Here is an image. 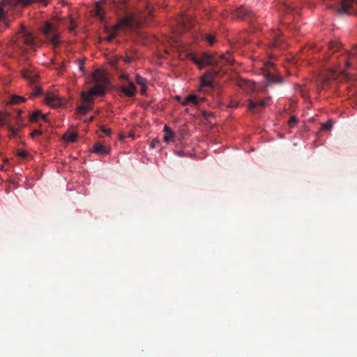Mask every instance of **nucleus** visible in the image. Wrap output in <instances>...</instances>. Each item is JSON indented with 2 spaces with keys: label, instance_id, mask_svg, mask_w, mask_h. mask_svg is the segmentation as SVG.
<instances>
[{
  "label": "nucleus",
  "instance_id": "nucleus-31",
  "mask_svg": "<svg viewBox=\"0 0 357 357\" xmlns=\"http://www.w3.org/2000/svg\"><path fill=\"white\" fill-rule=\"evenodd\" d=\"M204 39L208 43L209 45H213L215 42V36L211 34H208L205 36Z\"/></svg>",
  "mask_w": 357,
  "mask_h": 357
},
{
  "label": "nucleus",
  "instance_id": "nucleus-28",
  "mask_svg": "<svg viewBox=\"0 0 357 357\" xmlns=\"http://www.w3.org/2000/svg\"><path fill=\"white\" fill-rule=\"evenodd\" d=\"M333 127L332 120H328L321 125V129L324 130H330Z\"/></svg>",
  "mask_w": 357,
  "mask_h": 357
},
{
  "label": "nucleus",
  "instance_id": "nucleus-34",
  "mask_svg": "<svg viewBox=\"0 0 357 357\" xmlns=\"http://www.w3.org/2000/svg\"><path fill=\"white\" fill-rule=\"evenodd\" d=\"M297 119L295 116H291L290 119L288 121L289 126L293 127L297 123Z\"/></svg>",
  "mask_w": 357,
  "mask_h": 357
},
{
  "label": "nucleus",
  "instance_id": "nucleus-25",
  "mask_svg": "<svg viewBox=\"0 0 357 357\" xmlns=\"http://www.w3.org/2000/svg\"><path fill=\"white\" fill-rule=\"evenodd\" d=\"M9 114H3L0 112V127L5 125L8 119Z\"/></svg>",
  "mask_w": 357,
  "mask_h": 357
},
{
  "label": "nucleus",
  "instance_id": "nucleus-17",
  "mask_svg": "<svg viewBox=\"0 0 357 357\" xmlns=\"http://www.w3.org/2000/svg\"><path fill=\"white\" fill-rule=\"evenodd\" d=\"M93 95L90 93V91L88 92H82L81 93V99L83 101L82 103H85L86 105H90L93 102Z\"/></svg>",
  "mask_w": 357,
  "mask_h": 357
},
{
  "label": "nucleus",
  "instance_id": "nucleus-26",
  "mask_svg": "<svg viewBox=\"0 0 357 357\" xmlns=\"http://www.w3.org/2000/svg\"><path fill=\"white\" fill-rule=\"evenodd\" d=\"M188 100L190 103H192L195 105H197L199 104V98L198 96L195 94H191L188 96Z\"/></svg>",
  "mask_w": 357,
  "mask_h": 357
},
{
  "label": "nucleus",
  "instance_id": "nucleus-6",
  "mask_svg": "<svg viewBox=\"0 0 357 357\" xmlns=\"http://www.w3.org/2000/svg\"><path fill=\"white\" fill-rule=\"evenodd\" d=\"M264 73L267 82V86L271 84L282 83V78L275 74L273 63L271 61H266L264 64Z\"/></svg>",
  "mask_w": 357,
  "mask_h": 357
},
{
  "label": "nucleus",
  "instance_id": "nucleus-20",
  "mask_svg": "<svg viewBox=\"0 0 357 357\" xmlns=\"http://www.w3.org/2000/svg\"><path fill=\"white\" fill-rule=\"evenodd\" d=\"M25 100H26L25 98H24L22 96H17V95H13L10 98V102L12 104H18L20 102H25Z\"/></svg>",
  "mask_w": 357,
  "mask_h": 357
},
{
  "label": "nucleus",
  "instance_id": "nucleus-27",
  "mask_svg": "<svg viewBox=\"0 0 357 357\" xmlns=\"http://www.w3.org/2000/svg\"><path fill=\"white\" fill-rule=\"evenodd\" d=\"M135 82L138 85L140 86L146 84V79L138 74L136 75Z\"/></svg>",
  "mask_w": 357,
  "mask_h": 357
},
{
  "label": "nucleus",
  "instance_id": "nucleus-43",
  "mask_svg": "<svg viewBox=\"0 0 357 357\" xmlns=\"http://www.w3.org/2000/svg\"><path fill=\"white\" fill-rule=\"evenodd\" d=\"M79 70H80L82 73H84V62H83V61H79Z\"/></svg>",
  "mask_w": 357,
  "mask_h": 357
},
{
  "label": "nucleus",
  "instance_id": "nucleus-16",
  "mask_svg": "<svg viewBox=\"0 0 357 357\" xmlns=\"http://www.w3.org/2000/svg\"><path fill=\"white\" fill-rule=\"evenodd\" d=\"M163 131L165 132V135L163 137V140L166 143H168L169 142L172 141L174 139L175 136L174 132L169 126H165Z\"/></svg>",
  "mask_w": 357,
  "mask_h": 357
},
{
  "label": "nucleus",
  "instance_id": "nucleus-9",
  "mask_svg": "<svg viewBox=\"0 0 357 357\" xmlns=\"http://www.w3.org/2000/svg\"><path fill=\"white\" fill-rule=\"evenodd\" d=\"M357 0H341L340 13L356 14Z\"/></svg>",
  "mask_w": 357,
  "mask_h": 357
},
{
  "label": "nucleus",
  "instance_id": "nucleus-38",
  "mask_svg": "<svg viewBox=\"0 0 357 357\" xmlns=\"http://www.w3.org/2000/svg\"><path fill=\"white\" fill-rule=\"evenodd\" d=\"M18 155L22 158H26L28 155V153L26 151H21L18 153Z\"/></svg>",
  "mask_w": 357,
  "mask_h": 357
},
{
  "label": "nucleus",
  "instance_id": "nucleus-47",
  "mask_svg": "<svg viewBox=\"0 0 357 357\" xmlns=\"http://www.w3.org/2000/svg\"><path fill=\"white\" fill-rule=\"evenodd\" d=\"M248 84L249 87H250L251 89H253L255 88L252 83L248 82Z\"/></svg>",
  "mask_w": 357,
  "mask_h": 357
},
{
  "label": "nucleus",
  "instance_id": "nucleus-36",
  "mask_svg": "<svg viewBox=\"0 0 357 357\" xmlns=\"http://www.w3.org/2000/svg\"><path fill=\"white\" fill-rule=\"evenodd\" d=\"M160 143V141L158 138H155L152 139L151 142V148H155L158 146V144Z\"/></svg>",
  "mask_w": 357,
  "mask_h": 357
},
{
  "label": "nucleus",
  "instance_id": "nucleus-3",
  "mask_svg": "<svg viewBox=\"0 0 357 357\" xmlns=\"http://www.w3.org/2000/svg\"><path fill=\"white\" fill-rule=\"evenodd\" d=\"M93 78L96 84L89 89L90 93L93 96H105L107 86L109 82L107 75L97 70L93 74Z\"/></svg>",
  "mask_w": 357,
  "mask_h": 357
},
{
  "label": "nucleus",
  "instance_id": "nucleus-8",
  "mask_svg": "<svg viewBox=\"0 0 357 357\" xmlns=\"http://www.w3.org/2000/svg\"><path fill=\"white\" fill-rule=\"evenodd\" d=\"M43 32L46 36L47 40H49L54 45H58L59 44V36L55 30L53 25L50 22H46L43 27Z\"/></svg>",
  "mask_w": 357,
  "mask_h": 357
},
{
  "label": "nucleus",
  "instance_id": "nucleus-22",
  "mask_svg": "<svg viewBox=\"0 0 357 357\" xmlns=\"http://www.w3.org/2000/svg\"><path fill=\"white\" fill-rule=\"evenodd\" d=\"M64 139L68 142H75L77 139V135L75 133H69L64 135Z\"/></svg>",
  "mask_w": 357,
  "mask_h": 357
},
{
  "label": "nucleus",
  "instance_id": "nucleus-1",
  "mask_svg": "<svg viewBox=\"0 0 357 357\" xmlns=\"http://www.w3.org/2000/svg\"><path fill=\"white\" fill-rule=\"evenodd\" d=\"M114 6L117 15L125 14V16L119 17L116 24L105 27V31L109 34L106 38L108 42H111L120 31L131 29L136 26L135 15L128 13L124 0H115Z\"/></svg>",
  "mask_w": 357,
  "mask_h": 357
},
{
  "label": "nucleus",
  "instance_id": "nucleus-46",
  "mask_svg": "<svg viewBox=\"0 0 357 357\" xmlns=\"http://www.w3.org/2000/svg\"><path fill=\"white\" fill-rule=\"evenodd\" d=\"M128 137L132 138V139H135V134L132 133V132H130L129 135H128Z\"/></svg>",
  "mask_w": 357,
  "mask_h": 357
},
{
  "label": "nucleus",
  "instance_id": "nucleus-21",
  "mask_svg": "<svg viewBox=\"0 0 357 357\" xmlns=\"http://www.w3.org/2000/svg\"><path fill=\"white\" fill-rule=\"evenodd\" d=\"M95 15L99 17L100 22L104 21V13L102 11L100 6L99 3L96 4V10H95Z\"/></svg>",
  "mask_w": 357,
  "mask_h": 357
},
{
  "label": "nucleus",
  "instance_id": "nucleus-48",
  "mask_svg": "<svg viewBox=\"0 0 357 357\" xmlns=\"http://www.w3.org/2000/svg\"><path fill=\"white\" fill-rule=\"evenodd\" d=\"M238 43H246V41H245L244 39H243V40L242 39L241 41H240V40H239V41H238Z\"/></svg>",
  "mask_w": 357,
  "mask_h": 357
},
{
  "label": "nucleus",
  "instance_id": "nucleus-29",
  "mask_svg": "<svg viewBox=\"0 0 357 357\" xmlns=\"http://www.w3.org/2000/svg\"><path fill=\"white\" fill-rule=\"evenodd\" d=\"M278 1L280 3L282 4V8L284 10V11L288 13L289 11L291 10V8L290 5L288 3H286L284 1V0H278Z\"/></svg>",
  "mask_w": 357,
  "mask_h": 357
},
{
  "label": "nucleus",
  "instance_id": "nucleus-13",
  "mask_svg": "<svg viewBox=\"0 0 357 357\" xmlns=\"http://www.w3.org/2000/svg\"><path fill=\"white\" fill-rule=\"evenodd\" d=\"M218 71L217 70H213L207 72L202 78V86H211L213 84L214 79Z\"/></svg>",
  "mask_w": 357,
  "mask_h": 357
},
{
  "label": "nucleus",
  "instance_id": "nucleus-5",
  "mask_svg": "<svg viewBox=\"0 0 357 357\" xmlns=\"http://www.w3.org/2000/svg\"><path fill=\"white\" fill-rule=\"evenodd\" d=\"M22 76L28 81L30 85L33 86L32 91L29 93L31 98L42 95L43 91L41 88L36 85L38 80V75L36 73L29 69H24L22 71Z\"/></svg>",
  "mask_w": 357,
  "mask_h": 357
},
{
  "label": "nucleus",
  "instance_id": "nucleus-12",
  "mask_svg": "<svg viewBox=\"0 0 357 357\" xmlns=\"http://www.w3.org/2000/svg\"><path fill=\"white\" fill-rule=\"evenodd\" d=\"M19 43H22L27 47L32 48L35 45V39L29 31H24L19 36Z\"/></svg>",
  "mask_w": 357,
  "mask_h": 357
},
{
  "label": "nucleus",
  "instance_id": "nucleus-23",
  "mask_svg": "<svg viewBox=\"0 0 357 357\" xmlns=\"http://www.w3.org/2000/svg\"><path fill=\"white\" fill-rule=\"evenodd\" d=\"M340 48V44L336 42H331L328 44V50L332 52H335Z\"/></svg>",
  "mask_w": 357,
  "mask_h": 357
},
{
  "label": "nucleus",
  "instance_id": "nucleus-2",
  "mask_svg": "<svg viewBox=\"0 0 357 357\" xmlns=\"http://www.w3.org/2000/svg\"><path fill=\"white\" fill-rule=\"evenodd\" d=\"M354 73H357V45H354L350 52H347L345 69L330 70L323 79L321 87L325 89L329 80L346 79L349 75Z\"/></svg>",
  "mask_w": 357,
  "mask_h": 357
},
{
  "label": "nucleus",
  "instance_id": "nucleus-44",
  "mask_svg": "<svg viewBox=\"0 0 357 357\" xmlns=\"http://www.w3.org/2000/svg\"><path fill=\"white\" fill-rule=\"evenodd\" d=\"M228 43L232 50H234L236 48V45L231 42V39H228Z\"/></svg>",
  "mask_w": 357,
  "mask_h": 357
},
{
  "label": "nucleus",
  "instance_id": "nucleus-7",
  "mask_svg": "<svg viewBox=\"0 0 357 357\" xmlns=\"http://www.w3.org/2000/svg\"><path fill=\"white\" fill-rule=\"evenodd\" d=\"M192 60L198 66L199 68H202L204 66H217V58L211 56L206 52L202 53L200 56L194 55Z\"/></svg>",
  "mask_w": 357,
  "mask_h": 357
},
{
  "label": "nucleus",
  "instance_id": "nucleus-15",
  "mask_svg": "<svg viewBox=\"0 0 357 357\" xmlns=\"http://www.w3.org/2000/svg\"><path fill=\"white\" fill-rule=\"evenodd\" d=\"M93 152L99 155H107L110 153V148L97 142L93 147Z\"/></svg>",
  "mask_w": 357,
  "mask_h": 357
},
{
  "label": "nucleus",
  "instance_id": "nucleus-42",
  "mask_svg": "<svg viewBox=\"0 0 357 357\" xmlns=\"http://www.w3.org/2000/svg\"><path fill=\"white\" fill-rule=\"evenodd\" d=\"M181 105L186 106L187 105L190 104V102L188 100V98L186 97L183 101L181 102Z\"/></svg>",
  "mask_w": 357,
  "mask_h": 357
},
{
  "label": "nucleus",
  "instance_id": "nucleus-41",
  "mask_svg": "<svg viewBox=\"0 0 357 357\" xmlns=\"http://www.w3.org/2000/svg\"><path fill=\"white\" fill-rule=\"evenodd\" d=\"M41 133H42V132L40 130H35L31 132V135L33 137L36 135H41Z\"/></svg>",
  "mask_w": 357,
  "mask_h": 357
},
{
  "label": "nucleus",
  "instance_id": "nucleus-40",
  "mask_svg": "<svg viewBox=\"0 0 357 357\" xmlns=\"http://www.w3.org/2000/svg\"><path fill=\"white\" fill-rule=\"evenodd\" d=\"M279 43H280L279 37H275V40L273 41V45L275 46V47H277V46L279 45Z\"/></svg>",
  "mask_w": 357,
  "mask_h": 357
},
{
  "label": "nucleus",
  "instance_id": "nucleus-11",
  "mask_svg": "<svg viewBox=\"0 0 357 357\" xmlns=\"http://www.w3.org/2000/svg\"><path fill=\"white\" fill-rule=\"evenodd\" d=\"M232 17L238 20H252L254 13L244 7L237 8L231 13Z\"/></svg>",
  "mask_w": 357,
  "mask_h": 357
},
{
  "label": "nucleus",
  "instance_id": "nucleus-39",
  "mask_svg": "<svg viewBox=\"0 0 357 357\" xmlns=\"http://www.w3.org/2000/svg\"><path fill=\"white\" fill-rule=\"evenodd\" d=\"M153 8L151 5L148 4L146 6V10L148 12V15H151L153 13Z\"/></svg>",
  "mask_w": 357,
  "mask_h": 357
},
{
  "label": "nucleus",
  "instance_id": "nucleus-45",
  "mask_svg": "<svg viewBox=\"0 0 357 357\" xmlns=\"http://www.w3.org/2000/svg\"><path fill=\"white\" fill-rule=\"evenodd\" d=\"M3 15H4V11H3V9L1 7H0V20H1V19H3Z\"/></svg>",
  "mask_w": 357,
  "mask_h": 357
},
{
  "label": "nucleus",
  "instance_id": "nucleus-37",
  "mask_svg": "<svg viewBox=\"0 0 357 357\" xmlns=\"http://www.w3.org/2000/svg\"><path fill=\"white\" fill-rule=\"evenodd\" d=\"M142 88L140 89V93L142 95H146V90H147V86L146 84L144 86H141Z\"/></svg>",
  "mask_w": 357,
  "mask_h": 357
},
{
  "label": "nucleus",
  "instance_id": "nucleus-14",
  "mask_svg": "<svg viewBox=\"0 0 357 357\" xmlns=\"http://www.w3.org/2000/svg\"><path fill=\"white\" fill-rule=\"evenodd\" d=\"M267 105L266 100H259L257 101L250 100L248 108L251 112H257L260 109H264Z\"/></svg>",
  "mask_w": 357,
  "mask_h": 357
},
{
  "label": "nucleus",
  "instance_id": "nucleus-18",
  "mask_svg": "<svg viewBox=\"0 0 357 357\" xmlns=\"http://www.w3.org/2000/svg\"><path fill=\"white\" fill-rule=\"evenodd\" d=\"M46 116L41 113L40 110H38L32 113L29 116V120L31 122H37L40 119L45 120Z\"/></svg>",
  "mask_w": 357,
  "mask_h": 357
},
{
  "label": "nucleus",
  "instance_id": "nucleus-10",
  "mask_svg": "<svg viewBox=\"0 0 357 357\" xmlns=\"http://www.w3.org/2000/svg\"><path fill=\"white\" fill-rule=\"evenodd\" d=\"M45 102L54 108H58L63 106L66 101L57 94L49 93L45 96Z\"/></svg>",
  "mask_w": 357,
  "mask_h": 357
},
{
  "label": "nucleus",
  "instance_id": "nucleus-33",
  "mask_svg": "<svg viewBox=\"0 0 357 357\" xmlns=\"http://www.w3.org/2000/svg\"><path fill=\"white\" fill-rule=\"evenodd\" d=\"M8 130H9V135H10V137H11V136H15L16 135L18 129L9 126Z\"/></svg>",
  "mask_w": 357,
  "mask_h": 357
},
{
  "label": "nucleus",
  "instance_id": "nucleus-24",
  "mask_svg": "<svg viewBox=\"0 0 357 357\" xmlns=\"http://www.w3.org/2000/svg\"><path fill=\"white\" fill-rule=\"evenodd\" d=\"M118 59H123L124 61V62L126 63H128L131 62V61H132V59L130 56H126V57H124V58L121 56V57H119V59H116L111 61V65L113 67H116V65L117 63Z\"/></svg>",
  "mask_w": 357,
  "mask_h": 357
},
{
  "label": "nucleus",
  "instance_id": "nucleus-32",
  "mask_svg": "<svg viewBox=\"0 0 357 357\" xmlns=\"http://www.w3.org/2000/svg\"><path fill=\"white\" fill-rule=\"evenodd\" d=\"M188 21L190 22V20L187 17H182V23L183 24V26L186 29H189L191 27V25L190 24H188Z\"/></svg>",
  "mask_w": 357,
  "mask_h": 357
},
{
  "label": "nucleus",
  "instance_id": "nucleus-35",
  "mask_svg": "<svg viewBox=\"0 0 357 357\" xmlns=\"http://www.w3.org/2000/svg\"><path fill=\"white\" fill-rule=\"evenodd\" d=\"M100 130L102 132H103L106 135H109L112 132V130L110 128H107L105 126H102L100 127Z\"/></svg>",
  "mask_w": 357,
  "mask_h": 357
},
{
  "label": "nucleus",
  "instance_id": "nucleus-19",
  "mask_svg": "<svg viewBox=\"0 0 357 357\" xmlns=\"http://www.w3.org/2000/svg\"><path fill=\"white\" fill-rule=\"evenodd\" d=\"M91 109V107L85 103H82L80 106L77 107V112L79 114H85L86 112Z\"/></svg>",
  "mask_w": 357,
  "mask_h": 357
},
{
  "label": "nucleus",
  "instance_id": "nucleus-30",
  "mask_svg": "<svg viewBox=\"0 0 357 357\" xmlns=\"http://www.w3.org/2000/svg\"><path fill=\"white\" fill-rule=\"evenodd\" d=\"M225 64L226 63H231V62L234 61V58L230 56L229 51L227 50L226 52H225Z\"/></svg>",
  "mask_w": 357,
  "mask_h": 357
},
{
  "label": "nucleus",
  "instance_id": "nucleus-4",
  "mask_svg": "<svg viewBox=\"0 0 357 357\" xmlns=\"http://www.w3.org/2000/svg\"><path fill=\"white\" fill-rule=\"evenodd\" d=\"M119 79L121 84L118 88L119 92L126 97H134L137 93V88L130 77L127 74L122 73L119 76Z\"/></svg>",
  "mask_w": 357,
  "mask_h": 357
}]
</instances>
